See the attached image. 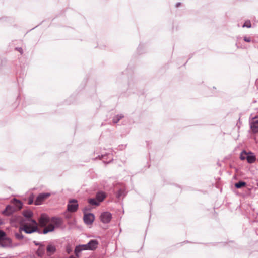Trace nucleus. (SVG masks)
<instances>
[{
  "instance_id": "f257e3e1",
  "label": "nucleus",
  "mask_w": 258,
  "mask_h": 258,
  "mask_svg": "<svg viewBox=\"0 0 258 258\" xmlns=\"http://www.w3.org/2000/svg\"><path fill=\"white\" fill-rule=\"evenodd\" d=\"M62 222L61 219L56 217L50 218L46 214H42L39 219V225L42 227H45L43 231L44 234L53 231L54 228L60 226Z\"/></svg>"
},
{
  "instance_id": "f03ea898",
  "label": "nucleus",
  "mask_w": 258,
  "mask_h": 258,
  "mask_svg": "<svg viewBox=\"0 0 258 258\" xmlns=\"http://www.w3.org/2000/svg\"><path fill=\"white\" fill-rule=\"evenodd\" d=\"M37 229V223L34 220L28 219V221L25 223L23 226L20 227V230H23L27 233H31L36 231Z\"/></svg>"
},
{
  "instance_id": "7ed1b4c3",
  "label": "nucleus",
  "mask_w": 258,
  "mask_h": 258,
  "mask_svg": "<svg viewBox=\"0 0 258 258\" xmlns=\"http://www.w3.org/2000/svg\"><path fill=\"white\" fill-rule=\"evenodd\" d=\"M106 194L103 191H100L96 194V199H88V203L92 205L99 206L100 203L102 202L106 198Z\"/></svg>"
},
{
  "instance_id": "20e7f679",
  "label": "nucleus",
  "mask_w": 258,
  "mask_h": 258,
  "mask_svg": "<svg viewBox=\"0 0 258 258\" xmlns=\"http://www.w3.org/2000/svg\"><path fill=\"white\" fill-rule=\"evenodd\" d=\"M11 244V240L7 237L6 233L0 230V245L2 247H7Z\"/></svg>"
},
{
  "instance_id": "39448f33",
  "label": "nucleus",
  "mask_w": 258,
  "mask_h": 258,
  "mask_svg": "<svg viewBox=\"0 0 258 258\" xmlns=\"http://www.w3.org/2000/svg\"><path fill=\"white\" fill-rule=\"evenodd\" d=\"M50 196L49 194H41L38 196L34 204L36 205H39L43 203V202Z\"/></svg>"
},
{
  "instance_id": "423d86ee",
  "label": "nucleus",
  "mask_w": 258,
  "mask_h": 258,
  "mask_svg": "<svg viewBox=\"0 0 258 258\" xmlns=\"http://www.w3.org/2000/svg\"><path fill=\"white\" fill-rule=\"evenodd\" d=\"M100 220L104 223H109L111 218L112 215L108 212H105L102 213L100 216Z\"/></svg>"
},
{
  "instance_id": "0eeeda50",
  "label": "nucleus",
  "mask_w": 258,
  "mask_h": 258,
  "mask_svg": "<svg viewBox=\"0 0 258 258\" xmlns=\"http://www.w3.org/2000/svg\"><path fill=\"white\" fill-rule=\"evenodd\" d=\"M78 207L77 201L75 200H72L69 201L68 205V210L72 212H75Z\"/></svg>"
},
{
  "instance_id": "6e6552de",
  "label": "nucleus",
  "mask_w": 258,
  "mask_h": 258,
  "mask_svg": "<svg viewBox=\"0 0 258 258\" xmlns=\"http://www.w3.org/2000/svg\"><path fill=\"white\" fill-rule=\"evenodd\" d=\"M250 128L253 133L258 132V117H254L250 121Z\"/></svg>"
},
{
  "instance_id": "1a4fd4ad",
  "label": "nucleus",
  "mask_w": 258,
  "mask_h": 258,
  "mask_svg": "<svg viewBox=\"0 0 258 258\" xmlns=\"http://www.w3.org/2000/svg\"><path fill=\"white\" fill-rule=\"evenodd\" d=\"M83 219L86 224H91L94 220V216L91 213L85 214Z\"/></svg>"
},
{
  "instance_id": "9d476101",
  "label": "nucleus",
  "mask_w": 258,
  "mask_h": 258,
  "mask_svg": "<svg viewBox=\"0 0 258 258\" xmlns=\"http://www.w3.org/2000/svg\"><path fill=\"white\" fill-rule=\"evenodd\" d=\"M84 250H89L88 244L76 246L75 249V253L78 257L79 253Z\"/></svg>"
},
{
  "instance_id": "9b49d317",
  "label": "nucleus",
  "mask_w": 258,
  "mask_h": 258,
  "mask_svg": "<svg viewBox=\"0 0 258 258\" xmlns=\"http://www.w3.org/2000/svg\"><path fill=\"white\" fill-rule=\"evenodd\" d=\"M56 251V247L54 245L49 244L46 247V252L48 255L50 256Z\"/></svg>"
},
{
  "instance_id": "f8f14e48",
  "label": "nucleus",
  "mask_w": 258,
  "mask_h": 258,
  "mask_svg": "<svg viewBox=\"0 0 258 258\" xmlns=\"http://www.w3.org/2000/svg\"><path fill=\"white\" fill-rule=\"evenodd\" d=\"M16 211V209L13 206L8 205L7 206L5 210L4 211L3 213L6 215H10Z\"/></svg>"
},
{
  "instance_id": "ddd939ff",
  "label": "nucleus",
  "mask_w": 258,
  "mask_h": 258,
  "mask_svg": "<svg viewBox=\"0 0 258 258\" xmlns=\"http://www.w3.org/2000/svg\"><path fill=\"white\" fill-rule=\"evenodd\" d=\"M12 203L14 205V207L16 211L20 210L22 207V203L19 200L14 199Z\"/></svg>"
},
{
  "instance_id": "4468645a",
  "label": "nucleus",
  "mask_w": 258,
  "mask_h": 258,
  "mask_svg": "<svg viewBox=\"0 0 258 258\" xmlns=\"http://www.w3.org/2000/svg\"><path fill=\"white\" fill-rule=\"evenodd\" d=\"M98 244V242L96 240H91L88 243V247L89 250H93L95 249Z\"/></svg>"
},
{
  "instance_id": "2eb2a0df",
  "label": "nucleus",
  "mask_w": 258,
  "mask_h": 258,
  "mask_svg": "<svg viewBox=\"0 0 258 258\" xmlns=\"http://www.w3.org/2000/svg\"><path fill=\"white\" fill-rule=\"evenodd\" d=\"M33 213L30 210H26L23 212V215L28 218V219H31L30 218L32 216Z\"/></svg>"
},
{
  "instance_id": "dca6fc26",
  "label": "nucleus",
  "mask_w": 258,
  "mask_h": 258,
  "mask_svg": "<svg viewBox=\"0 0 258 258\" xmlns=\"http://www.w3.org/2000/svg\"><path fill=\"white\" fill-rule=\"evenodd\" d=\"M45 252L44 247L43 246H40L37 251V254L39 256H42Z\"/></svg>"
},
{
  "instance_id": "f3484780",
  "label": "nucleus",
  "mask_w": 258,
  "mask_h": 258,
  "mask_svg": "<svg viewBox=\"0 0 258 258\" xmlns=\"http://www.w3.org/2000/svg\"><path fill=\"white\" fill-rule=\"evenodd\" d=\"M247 162L249 163H253L255 160H256V158H255V157L254 156H253V155H247Z\"/></svg>"
},
{
  "instance_id": "a211bd4d",
  "label": "nucleus",
  "mask_w": 258,
  "mask_h": 258,
  "mask_svg": "<svg viewBox=\"0 0 258 258\" xmlns=\"http://www.w3.org/2000/svg\"><path fill=\"white\" fill-rule=\"evenodd\" d=\"M123 117V116L121 114L116 115L113 118V123H117Z\"/></svg>"
},
{
  "instance_id": "6ab92c4d",
  "label": "nucleus",
  "mask_w": 258,
  "mask_h": 258,
  "mask_svg": "<svg viewBox=\"0 0 258 258\" xmlns=\"http://www.w3.org/2000/svg\"><path fill=\"white\" fill-rule=\"evenodd\" d=\"M245 185H246V183L243 181L239 182L238 183H235V186L237 188H240L242 187L245 186Z\"/></svg>"
},
{
  "instance_id": "aec40b11",
  "label": "nucleus",
  "mask_w": 258,
  "mask_h": 258,
  "mask_svg": "<svg viewBox=\"0 0 258 258\" xmlns=\"http://www.w3.org/2000/svg\"><path fill=\"white\" fill-rule=\"evenodd\" d=\"M22 230L20 229V232L19 233H17L15 234V236H16V238H17L19 240H21V239H23V236L22 235V234L21 232V231Z\"/></svg>"
},
{
  "instance_id": "412c9836",
  "label": "nucleus",
  "mask_w": 258,
  "mask_h": 258,
  "mask_svg": "<svg viewBox=\"0 0 258 258\" xmlns=\"http://www.w3.org/2000/svg\"><path fill=\"white\" fill-rule=\"evenodd\" d=\"M247 154L245 152H242L240 155V159L242 160L247 159Z\"/></svg>"
},
{
  "instance_id": "4be33fe9",
  "label": "nucleus",
  "mask_w": 258,
  "mask_h": 258,
  "mask_svg": "<svg viewBox=\"0 0 258 258\" xmlns=\"http://www.w3.org/2000/svg\"><path fill=\"white\" fill-rule=\"evenodd\" d=\"M243 27H247V28H250L251 27V23L249 21H246L243 25Z\"/></svg>"
},
{
  "instance_id": "5701e85b",
  "label": "nucleus",
  "mask_w": 258,
  "mask_h": 258,
  "mask_svg": "<svg viewBox=\"0 0 258 258\" xmlns=\"http://www.w3.org/2000/svg\"><path fill=\"white\" fill-rule=\"evenodd\" d=\"M66 251L68 254H70L72 251V248L70 246H68L66 248Z\"/></svg>"
},
{
  "instance_id": "b1692460",
  "label": "nucleus",
  "mask_w": 258,
  "mask_h": 258,
  "mask_svg": "<svg viewBox=\"0 0 258 258\" xmlns=\"http://www.w3.org/2000/svg\"><path fill=\"white\" fill-rule=\"evenodd\" d=\"M244 40L247 42H250L251 41V38L248 37H244Z\"/></svg>"
},
{
  "instance_id": "393cba45",
  "label": "nucleus",
  "mask_w": 258,
  "mask_h": 258,
  "mask_svg": "<svg viewBox=\"0 0 258 258\" xmlns=\"http://www.w3.org/2000/svg\"><path fill=\"white\" fill-rule=\"evenodd\" d=\"M17 50L20 53L22 54V49L21 48H16Z\"/></svg>"
},
{
  "instance_id": "a878e982",
  "label": "nucleus",
  "mask_w": 258,
  "mask_h": 258,
  "mask_svg": "<svg viewBox=\"0 0 258 258\" xmlns=\"http://www.w3.org/2000/svg\"><path fill=\"white\" fill-rule=\"evenodd\" d=\"M32 203H33V200H32V199H29V201H28V204H29V205H30V204H32Z\"/></svg>"
},
{
  "instance_id": "bb28decb",
  "label": "nucleus",
  "mask_w": 258,
  "mask_h": 258,
  "mask_svg": "<svg viewBox=\"0 0 258 258\" xmlns=\"http://www.w3.org/2000/svg\"><path fill=\"white\" fill-rule=\"evenodd\" d=\"M3 224V221L1 219H0V225Z\"/></svg>"
}]
</instances>
